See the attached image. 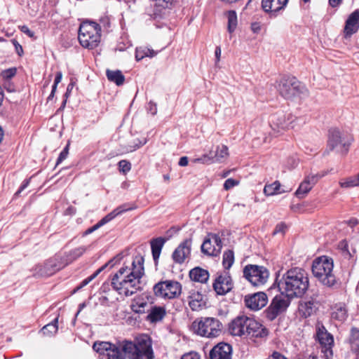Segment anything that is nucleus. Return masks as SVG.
Here are the masks:
<instances>
[{
  "mask_svg": "<svg viewBox=\"0 0 359 359\" xmlns=\"http://www.w3.org/2000/svg\"><path fill=\"white\" fill-rule=\"evenodd\" d=\"M93 349L99 353L100 359H154V353L151 344L145 340L137 344L126 341L118 346L107 341L95 342Z\"/></svg>",
  "mask_w": 359,
  "mask_h": 359,
  "instance_id": "1",
  "label": "nucleus"
},
{
  "mask_svg": "<svg viewBox=\"0 0 359 359\" xmlns=\"http://www.w3.org/2000/svg\"><path fill=\"white\" fill-rule=\"evenodd\" d=\"M144 273V258L135 257L131 266H122L112 276L111 285L119 294L132 296L140 289V280Z\"/></svg>",
  "mask_w": 359,
  "mask_h": 359,
  "instance_id": "2",
  "label": "nucleus"
},
{
  "mask_svg": "<svg viewBox=\"0 0 359 359\" xmlns=\"http://www.w3.org/2000/svg\"><path fill=\"white\" fill-rule=\"evenodd\" d=\"M309 286V279L306 271L294 267L284 273L278 282L280 292L287 297H302Z\"/></svg>",
  "mask_w": 359,
  "mask_h": 359,
  "instance_id": "3",
  "label": "nucleus"
},
{
  "mask_svg": "<svg viewBox=\"0 0 359 359\" xmlns=\"http://www.w3.org/2000/svg\"><path fill=\"white\" fill-rule=\"evenodd\" d=\"M333 267L332 258L327 256H321L313 260L312 273L324 285L331 287L336 283L335 276L332 273Z\"/></svg>",
  "mask_w": 359,
  "mask_h": 359,
  "instance_id": "4",
  "label": "nucleus"
},
{
  "mask_svg": "<svg viewBox=\"0 0 359 359\" xmlns=\"http://www.w3.org/2000/svg\"><path fill=\"white\" fill-rule=\"evenodd\" d=\"M101 38V27L95 22L86 21L81 24L78 39L80 44L88 49L96 48Z\"/></svg>",
  "mask_w": 359,
  "mask_h": 359,
  "instance_id": "5",
  "label": "nucleus"
},
{
  "mask_svg": "<svg viewBox=\"0 0 359 359\" xmlns=\"http://www.w3.org/2000/svg\"><path fill=\"white\" fill-rule=\"evenodd\" d=\"M196 334L207 338H215L222 333V324L216 318L201 317L196 319L192 323Z\"/></svg>",
  "mask_w": 359,
  "mask_h": 359,
  "instance_id": "6",
  "label": "nucleus"
},
{
  "mask_svg": "<svg viewBox=\"0 0 359 359\" xmlns=\"http://www.w3.org/2000/svg\"><path fill=\"white\" fill-rule=\"evenodd\" d=\"M352 137L347 133L341 132L337 128L329 130L326 152L335 151L341 155H346L352 142Z\"/></svg>",
  "mask_w": 359,
  "mask_h": 359,
  "instance_id": "7",
  "label": "nucleus"
},
{
  "mask_svg": "<svg viewBox=\"0 0 359 359\" xmlns=\"http://www.w3.org/2000/svg\"><path fill=\"white\" fill-rule=\"evenodd\" d=\"M182 284L174 280L160 281L154 285L153 291L157 297L164 299L177 298L182 294Z\"/></svg>",
  "mask_w": 359,
  "mask_h": 359,
  "instance_id": "8",
  "label": "nucleus"
},
{
  "mask_svg": "<svg viewBox=\"0 0 359 359\" xmlns=\"http://www.w3.org/2000/svg\"><path fill=\"white\" fill-rule=\"evenodd\" d=\"M305 87L295 77L284 76L278 82L277 90L285 99H291L302 93Z\"/></svg>",
  "mask_w": 359,
  "mask_h": 359,
  "instance_id": "9",
  "label": "nucleus"
},
{
  "mask_svg": "<svg viewBox=\"0 0 359 359\" xmlns=\"http://www.w3.org/2000/svg\"><path fill=\"white\" fill-rule=\"evenodd\" d=\"M316 339L320 345L321 353L325 359H332L333 356L334 337L328 332L323 323L318 322L316 326Z\"/></svg>",
  "mask_w": 359,
  "mask_h": 359,
  "instance_id": "10",
  "label": "nucleus"
},
{
  "mask_svg": "<svg viewBox=\"0 0 359 359\" xmlns=\"http://www.w3.org/2000/svg\"><path fill=\"white\" fill-rule=\"evenodd\" d=\"M269 276V271L264 266L248 264L243 269V276L255 286L265 284Z\"/></svg>",
  "mask_w": 359,
  "mask_h": 359,
  "instance_id": "11",
  "label": "nucleus"
},
{
  "mask_svg": "<svg viewBox=\"0 0 359 359\" xmlns=\"http://www.w3.org/2000/svg\"><path fill=\"white\" fill-rule=\"evenodd\" d=\"M295 117L292 114H276L271 117V127L273 133L278 135L282 132L293 128Z\"/></svg>",
  "mask_w": 359,
  "mask_h": 359,
  "instance_id": "12",
  "label": "nucleus"
},
{
  "mask_svg": "<svg viewBox=\"0 0 359 359\" xmlns=\"http://www.w3.org/2000/svg\"><path fill=\"white\" fill-rule=\"evenodd\" d=\"M133 207H132L130 205L127 204V203L123 204V205L117 207L113 211H111V212H109V214L105 215L96 224H95L92 227L88 229L85 231L84 234L85 235H88V234H90V233H93V231H95V230L98 229L102 226L104 225L105 224H107L109 222H110L111 220H112L114 218H115L118 215H120L122 213H123V212H125L126 211L133 210Z\"/></svg>",
  "mask_w": 359,
  "mask_h": 359,
  "instance_id": "13",
  "label": "nucleus"
},
{
  "mask_svg": "<svg viewBox=\"0 0 359 359\" xmlns=\"http://www.w3.org/2000/svg\"><path fill=\"white\" fill-rule=\"evenodd\" d=\"M59 257H54L48 259L43 265L36 266L38 273L41 276H50L56 271L62 269L65 265V262H61Z\"/></svg>",
  "mask_w": 359,
  "mask_h": 359,
  "instance_id": "14",
  "label": "nucleus"
},
{
  "mask_svg": "<svg viewBox=\"0 0 359 359\" xmlns=\"http://www.w3.org/2000/svg\"><path fill=\"white\" fill-rule=\"evenodd\" d=\"M268 302V297L266 293L259 292L253 294L245 296V306L252 311H259L264 307Z\"/></svg>",
  "mask_w": 359,
  "mask_h": 359,
  "instance_id": "15",
  "label": "nucleus"
},
{
  "mask_svg": "<svg viewBox=\"0 0 359 359\" xmlns=\"http://www.w3.org/2000/svg\"><path fill=\"white\" fill-rule=\"evenodd\" d=\"M186 301L193 311H198L205 306L203 294L195 288L190 289L187 292Z\"/></svg>",
  "mask_w": 359,
  "mask_h": 359,
  "instance_id": "16",
  "label": "nucleus"
},
{
  "mask_svg": "<svg viewBox=\"0 0 359 359\" xmlns=\"http://www.w3.org/2000/svg\"><path fill=\"white\" fill-rule=\"evenodd\" d=\"M250 319V318L249 317L241 316L233 320L229 325L231 334L234 336H245Z\"/></svg>",
  "mask_w": 359,
  "mask_h": 359,
  "instance_id": "17",
  "label": "nucleus"
},
{
  "mask_svg": "<svg viewBox=\"0 0 359 359\" xmlns=\"http://www.w3.org/2000/svg\"><path fill=\"white\" fill-rule=\"evenodd\" d=\"M233 282L231 276L226 273L219 276L213 283V288L219 295H224L231 290L233 288Z\"/></svg>",
  "mask_w": 359,
  "mask_h": 359,
  "instance_id": "18",
  "label": "nucleus"
},
{
  "mask_svg": "<svg viewBox=\"0 0 359 359\" xmlns=\"http://www.w3.org/2000/svg\"><path fill=\"white\" fill-rule=\"evenodd\" d=\"M269 334L268 330L253 318L250 319L246 331V337L250 338H266Z\"/></svg>",
  "mask_w": 359,
  "mask_h": 359,
  "instance_id": "19",
  "label": "nucleus"
},
{
  "mask_svg": "<svg viewBox=\"0 0 359 359\" xmlns=\"http://www.w3.org/2000/svg\"><path fill=\"white\" fill-rule=\"evenodd\" d=\"M288 0H262V8L271 17H276L278 13L283 10L286 6Z\"/></svg>",
  "mask_w": 359,
  "mask_h": 359,
  "instance_id": "20",
  "label": "nucleus"
},
{
  "mask_svg": "<svg viewBox=\"0 0 359 359\" xmlns=\"http://www.w3.org/2000/svg\"><path fill=\"white\" fill-rule=\"evenodd\" d=\"M359 29V10L353 11L348 17L344 29V33L346 38L351 37L356 33Z\"/></svg>",
  "mask_w": 359,
  "mask_h": 359,
  "instance_id": "21",
  "label": "nucleus"
},
{
  "mask_svg": "<svg viewBox=\"0 0 359 359\" xmlns=\"http://www.w3.org/2000/svg\"><path fill=\"white\" fill-rule=\"evenodd\" d=\"M191 240L186 239L173 252L172 259L175 263L182 264L190 255Z\"/></svg>",
  "mask_w": 359,
  "mask_h": 359,
  "instance_id": "22",
  "label": "nucleus"
},
{
  "mask_svg": "<svg viewBox=\"0 0 359 359\" xmlns=\"http://www.w3.org/2000/svg\"><path fill=\"white\" fill-rule=\"evenodd\" d=\"M232 348L226 343H219L210 353V359H231Z\"/></svg>",
  "mask_w": 359,
  "mask_h": 359,
  "instance_id": "23",
  "label": "nucleus"
},
{
  "mask_svg": "<svg viewBox=\"0 0 359 359\" xmlns=\"http://www.w3.org/2000/svg\"><path fill=\"white\" fill-rule=\"evenodd\" d=\"M123 257V256L122 254H118L116 257H114L113 259H110L108 262H107L105 264H104L102 266H101L100 269H98L90 276L84 279L80 283V285L76 287V290H74V292L76 290H79L81 289L82 287H85L86 285H87L90 281H92L94 278H95L108 266H110V267H113L114 265H116L117 263H118L121 260Z\"/></svg>",
  "mask_w": 359,
  "mask_h": 359,
  "instance_id": "24",
  "label": "nucleus"
},
{
  "mask_svg": "<svg viewBox=\"0 0 359 359\" xmlns=\"http://www.w3.org/2000/svg\"><path fill=\"white\" fill-rule=\"evenodd\" d=\"M146 317V320L150 323H156L161 321L166 316V310L164 306H151Z\"/></svg>",
  "mask_w": 359,
  "mask_h": 359,
  "instance_id": "25",
  "label": "nucleus"
},
{
  "mask_svg": "<svg viewBox=\"0 0 359 359\" xmlns=\"http://www.w3.org/2000/svg\"><path fill=\"white\" fill-rule=\"evenodd\" d=\"M292 298L286 297L285 294L280 293V295H276L271 301V304L282 313L285 311L290 306V299Z\"/></svg>",
  "mask_w": 359,
  "mask_h": 359,
  "instance_id": "26",
  "label": "nucleus"
},
{
  "mask_svg": "<svg viewBox=\"0 0 359 359\" xmlns=\"http://www.w3.org/2000/svg\"><path fill=\"white\" fill-rule=\"evenodd\" d=\"M191 280L201 283H205L209 278V272L200 267H195L189 272Z\"/></svg>",
  "mask_w": 359,
  "mask_h": 359,
  "instance_id": "27",
  "label": "nucleus"
},
{
  "mask_svg": "<svg viewBox=\"0 0 359 359\" xmlns=\"http://www.w3.org/2000/svg\"><path fill=\"white\" fill-rule=\"evenodd\" d=\"M165 241L166 240L162 237L154 238L151 241L152 257L156 264H157L161 250Z\"/></svg>",
  "mask_w": 359,
  "mask_h": 359,
  "instance_id": "28",
  "label": "nucleus"
},
{
  "mask_svg": "<svg viewBox=\"0 0 359 359\" xmlns=\"http://www.w3.org/2000/svg\"><path fill=\"white\" fill-rule=\"evenodd\" d=\"M348 317V309L344 303H338L332 308V318L339 320L344 321Z\"/></svg>",
  "mask_w": 359,
  "mask_h": 359,
  "instance_id": "29",
  "label": "nucleus"
},
{
  "mask_svg": "<svg viewBox=\"0 0 359 359\" xmlns=\"http://www.w3.org/2000/svg\"><path fill=\"white\" fill-rule=\"evenodd\" d=\"M291 189H284L281 188V184L279 181L269 184H266L264 188V193L266 196H273L280 194L285 192L290 191Z\"/></svg>",
  "mask_w": 359,
  "mask_h": 359,
  "instance_id": "30",
  "label": "nucleus"
},
{
  "mask_svg": "<svg viewBox=\"0 0 359 359\" xmlns=\"http://www.w3.org/2000/svg\"><path fill=\"white\" fill-rule=\"evenodd\" d=\"M151 306V304L148 302L147 301L143 299L137 298L134 299L131 305V309L133 312L142 314L148 313Z\"/></svg>",
  "mask_w": 359,
  "mask_h": 359,
  "instance_id": "31",
  "label": "nucleus"
},
{
  "mask_svg": "<svg viewBox=\"0 0 359 359\" xmlns=\"http://www.w3.org/2000/svg\"><path fill=\"white\" fill-rule=\"evenodd\" d=\"M106 76L107 79L116 83L117 86H121L125 81V76L120 70L107 69Z\"/></svg>",
  "mask_w": 359,
  "mask_h": 359,
  "instance_id": "32",
  "label": "nucleus"
},
{
  "mask_svg": "<svg viewBox=\"0 0 359 359\" xmlns=\"http://www.w3.org/2000/svg\"><path fill=\"white\" fill-rule=\"evenodd\" d=\"M212 151L214 163L222 162L229 156L228 147L225 145H218L216 150Z\"/></svg>",
  "mask_w": 359,
  "mask_h": 359,
  "instance_id": "33",
  "label": "nucleus"
},
{
  "mask_svg": "<svg viewBox=\"0 0 359 359\" xmlns=\"http://www.w3.org/2000/svg\"><path fill=\"white\" fill-rule=\"evenodd\" d=\"M201 252L209 256H217L219 254V250L212 244L211 239H205L201 245Z\"/></svg>",
  "mask_w": 359,
  "mask_h": 359,
  "instance_id": "34",
  "label": "nucleus"
},
{
  "mask_svg": "<svg viewBox=\"0 0 359 359\" xmlns=\"http://www.w3.org/2000/svg\"><path fill=\"white\" fill-rule=\"evenodd\" d=\"M86 250V248L82 246L71 250L66 255L65 257H64L65 265H67L81 257L85 252Z\"/></svg>",
  "mask_w": 359,
  "mask_h": 359,
  "instance_id": "35",
  "label": "nucleus"
},
{
  "mask_svg": "<svg viewBox=\"0 0 359 359\" xmlns=\"http://www.w3.org/2000/svg\"><path fill=\"white\" fill-rule=\"evenodd\" d=\"M58 317H56L51 323L44 325L41 330V332L45 336H53L57 333Z\"/></svg>",
  "mask_w": 359,
  "mask_h": 359,
  "instance_id": "36",
  "label": "nucleus"
},
{
  "mask_svg": "<svg viewBox=\"0 0 359 359\" xmlns=\"http://www.w3.org/2000/svg\"><path fill=\"white\" fill-rule=\"evenodd\" d=\"M313 187L307 182L306 179L300 184L299 188L295 192L297 197L299 198H304Z\"/></svg>",
  "mask_w": 359,
  "mask_h": 359,
  "instance_id": "37",
  "label": "nucleus"
},
{
  "mask_svg": "<svg viewBox=\"0 0 359 359\" xmlns=\"http://www.w3.org/2000/svg\"><path fill=\"white\" fill-rule=\"evenodd\" d=\"M341 250V255L344 259H348L349 261L348 264L353 265L355 264V259L353 258V255L350 252L348 249V244L346 241H342L339 245Z\"/></svg>",
  "mask_w": 359,
  "mask_h": 359,
  "instance_id": "38",
  "label": "nucleus"
},
{
  "mask_svg": "<svg viewBox=\"0 0 359 359\" xmlns=\"http://www.w3.org/2000/svg\"><path fill=\"white\" fill-rule=\"evenodd\" d=\"M234 262V253L232 250H229L224 252L222 264L226 269L231 267Z\"/></svg>",
  "mask_w": 359,
  "mask_h": 359,
  "instance_id": "39",
  "label": "nucleus"
},
{
  "mask_svg": "<svg viewBox=\"0 0 359 359\" xmlns=\"http://www.w3.org/2000/svg\"><path fill=\"white\" fill-rule=\"evenodd\" d=\"M228 31L232 33L237 26V15L236 11H229L227 13Z\"/></svg>",
  "mask_w": 359,
  "mask_h": 359,
  "instance_id": "40",
  "label": "nucleus"
},
{
  "mask_svg": "<svg viewBox=\"0 0 359 359\" xmlns=\"http://www.w3.org/2000/svg\"><path fill=\"white\" fill-rule=\"evenodd\" d=\"M342 188H351L359 185V175L358 176L350 177L344 180L339 182Z\"/></svg>",
  "mask_w": 359,
  "mask_h": 359,
  "instance_id": "41",
  "label": "nucleus"
},
{
  "mask_svg": "<svg viewBox=\"0 0 359 359\" xmlns=\"http://www.w3.org/2000/svg\"><path fill=\"white\" fill-rule=\"evenodd\" d=\"M265 317L269 321H273L275 320L280 314L278 311H277L271 304L269 307L264 312Z\"/></svg>",
  "mask_w": 359,
  "mask_h": 359,
  "instance_id": "42",
  "label": "nucleus"
},
{
  "mask_svg": "<svg viewBox=\"0 0 359 359\" xmlns=\"http://www.w3.org/2000/svg\"><path fill=\"white\" fill-rule=\"evenodd\" d=\"M157 3L156 2L152 13H149V15L154 20H158L163 18L165 15L166 8H163L161 6L157 8Z\"/></svg>",
  "mask_w": 359,
  "mask_h": 359,
  "instance_id": "43",
  "label": "nucleus"
},
{
  "mask_svg": "<svg viewBox=\"0 0 359 359\" xmlns=\"http://www.w3.org/2000/svg\"><path fill=\"white\" fill-rule=\"evenodd\" d=\"M192 162L194 163H200L203 164H210L214 163L212 158V151H210L208 154H204L200 158L193 159Z\"/></svg>",
  "mask_w": 359,
  "mask_h": 359,
  "instance_id": "44",
  "label": "nucleus"
},
{
  "mask_svg": "<svg viewBox=\"0 0 359 359\" xmlns=\"http://www.w3.org/2000/svg\"><path fill=\"white\" fill-rule=\"evenodd\" d=\"M17 73V69L15 67L4 70L1 73V77L4 81H10Z\"/></svg>",
  "mask_w": 359,
  "mask_h": 359,
  "instance_id": "45",
  "label": "nucleus"
},
{
  "mask_svg": "<svg viewBox=\"0 0 359 359\" xmlns=\"http://www.w3.org/2000/svg\"><path fill=\"white\" fill-rule=\"evenodd\" d=\"M149 52H150V49H136L135 51V59L137 61H140L143 59L144 57H153V54L149 55Z\"/></svg>",
  "mask_w": 359,
  "mask_h": 359,
  "instance_id": "46",
  "label": "nucleus"
},
{
  "mask_svg": "<svg viewBox=\"0 0 359 359\" xmlns=\"http://www.w3.org/2000/svg\"><path fill=\"white\" fill-rule=\"evenodd\" d=\"M301 307L304 316H310L313 311V302L311 301L306 302L304 304H301Z\"/></svg>",
  "mask_w": 359,
  "mask_h": 359,
  "instance_id": "47",
  "label": "nucleus"
},
{
  "mask_svg": "<svg viewBox=\"0 0 359 359\" xmlns=\"http://www.w3.org/2000/svg\"><path fill=\"white\" fill-rule=\"evenodd\" d=\"M118 168L120 172L126 174L129 172L131 169V164L126 160H121L118 162Z\"/></svg>",
  "mask_w": 359,
  "mask_h": 359,
  "instance_id": "48",
  "label": "nucleus"
},
{
  "mask_svg": "<svg viewBox=\"0 0 359 359\" xmlns=\"http://www.w3.org/2000/svg\"><path fill=\"white\" fill-rule=\"evenodd\" d=\"M325 174H311L308 175L305 179L309 182V183L313 187L314 184L317 183L318 180L323 177Z\"/></svg>",
  "mask_w": 359,
  "mask_h": 359,
  "instance_id": "49",
  "label": "nucleus"
},
{
  "mask_svg": "<svg viewBox=\"0 0 359 359\" xmlns=\"http://www.w3.org/2000/svg\"><path fill=\"white\" fill-rule=\"evenodd\" d=\"M69 154V145H67L63 150L60 152L56 165L60 164L62 161H63L68 156Z\"/></svg>",
  "mask_w": 359,
  "mask_h": 359,
  "instance_id": "50",
  "label": "nucleus"
},
{
  "mask_svg": "<svg viewBox=\"0 0 359 359\" xmlns=\"http://www.w3.org/2000/svg\"><path fill=\"white\" fill-rule=\"evenodd\" d=\"M287 229V226L285 223H279L276 226V228L273 232V235L278 234V233H284L285 230Z\"/></svg>",
  "mask_w": 359,
  "mask_h": 359,
  "instance_id": "51",
  "label": "nucleus"
},
{
  "mask_svg": "<svg viewBox=\"0 0 359 359\" xmlns=\"http://www.w3.org/2000/svg\"><path fill=\"white\" fill-rule=\"evenodd\" d=\"M238 182L233 179L229 178L227 179L224 184V188L226 190H229L231 188L233 187L234 186L237 185Z\"/></svg>",
  "mask_w": 359,
  "mask_h": 359,
  "instance_id": "52",
  "label": "nucleus"
},
{
  "mask_svg": "<svg viewBox=\"0 0 359 359\" xmlns=\"http://www.w3.org/2000/svg\"><path fill=\"white\" fill-rule=\"evenodd\" d=\"M4 88L9 93L15 92V88L14 85L10 82V81H4Z\"/></svg>",
  "mask_w": 359,
  "mask_h": 359,
  "instance_id": "53",
  "label": "nucleus"
},
{
  "mask_svg": "<svg viewBox=\"0 0 359 359\" xmlns=\"http://www.w3.org/2000/svg\"><path fill=\"white\" fill-rule=\"evenodd\" d=\"M20 29L22 32L26 34L27 36H29L31 38L34 36V32L31 31L29 29V27L26 25H22V26L20 27Z\"/></svg>",
  "mask_w": 359,
  "mask_h": 359,
  "instance_id": "54",
  "label": "nucleus"
},
{
  "mask_svg": "<svg viewBox=\"0 0 359 359\" xmlns=\"http://www.w3.org/2000/svg\"><path fill=\"white\" fill-rule=\"evenodd\" d=\"M212 241L214 242V243L215 244V246L217 248V249L219 250V251H220L222 249V241H221L220 238L217 235H214L212 236Z\"/></svg>",
  "mask_w": 359,
  "mask_h": 359,
  "instance_id": "55",
  "label": "nucleus"
},
{
  "mask_svg": "<svg viewBox=\"0 0 359 359\" xmlns=\"http://www.w3.org/2000/svg\"><path fill=\"white\" fill-rule=\"evenodd\" d=\"M148 111L152 114L155 115L157 112L156 104L150 101L148 104Z\"/></svg>",
  "mask_w": 359,
  "mask_h": 359,
  "instance_id": "56",
  "label": "nucleus"
},
{
  "mask_svg": "<svg viewBox=\"0 0 359 359\" xmlns=\"http://www.w3.org/2000/svg\"><path fill=\"white\" fill-rule=\"evenodd\" d=\"M12 42L15 46L17 53L19 55H21L23 53V49H22V46L15 39H13Z\"/></svg>",
  "mask_w": 359,
  "mask_h": 359,
  "instance_id": "57",
  "label": "nucleus"
},
{
  "mask_svg": "<svg viewBox=\"0 0 359 359\" xmlns=\"http://www.w3.org/2000/svg\"><path fill=\"white\" fill-rule=\"evenodd\" d=\"M181 359H200L199 356L193 352H190L186 354H184Z\"/></svg>",
  "mask_w": 359,
  "mask_h": 359,
  "instance_id": "58",
  "label": "nucleus"
},
{
  "mask_svg": "<svg viewBox=\"0 0 359 359\" xmlns=\"http://www.w3.org/2000/svg\"><path fill=\"white\" fill-rule=\"evenodd\" d=\"M62 72H57L56 73L55 81H54V83H53V86H55V88H57L58 83H60V81L62 80Z\"/></svg>",
  "mask_w": 359,
  "mask_h": 359,
  "instance_id": "59",
  "label": "nucleus"
},
{
  "mask_svg": "<svg viewBox=\"0 0 359 359\" xmlns=\"http://www.w3.org/2000/svg\"><path fill=\"white\" fill-rule=\"evenodd\" d=\"M215 64L217 65L219 60H220V57H221V48L220 46H217L215 48Z\"/></svg>",
  "mask_w": 359,
  "mask_h": 359,
  "instance_id": "60",
  "label": "nucleus"
},
{
  "mask_svg": "<svg viewBox=\"0 0 359 359\" xmlns=\"http://www.w3.org/2000/svg\"><path fill=\"white\" fill-rule=\"evenodd\" d=\"M269 359H287V358L284 355L280 354V353L275 351L270 356Z\"/></svg>",
  "mask_w": 359,
  "mask_h": 359,
  "instance_id": "61",
  "label": "nucleus"
},
{
  "mask_svg": "<svg viewBox=\"0 0 359 359\" xmlns=\"http://www.w3.org/2000/svg\"><path fill=\"white\" fill-rule=\"evenodd\" d=\"M188 163H189L188 158L187 156H182L180 158L178 164L180 166H186L188 165Z\"/></svg>",
  "mask_w": 359,
  "mask_h": 359,
  "instance_id": "62",
  "label": "nucleus"
},
{
  "mask_svg": "<svg viewBox=\"0 0 359 359\" xmlns=\"http://www.w3.org/2000/svg\"><path fill=\"white\" fill-rule=\"evenodd\" d=\"M29 183V180H25L23 182L22 184L20 186L19 190L17 191L16 194H18L22 191H23L28 186Z\"/></svg>",
  "mask_w": 359,
  "mask_h": 359,
  "instance_id": "63",
  "label": "nucleus"
},
{
  "mask_svg": "<svg viewBox=\"0 0 359 359\" xmlns=\"http://www.w3.org/2000/svg\"><path fill=\"white\" fill-rule=\"evenodd\" d=\"M342 2V0H329V4L332 7H337L340 5Z\"/></svg>",
  "mask_w": 359,
  "mask_h": 359,
  "instance_id": "64",
  "label": "nucleus"
}]
</instances>
